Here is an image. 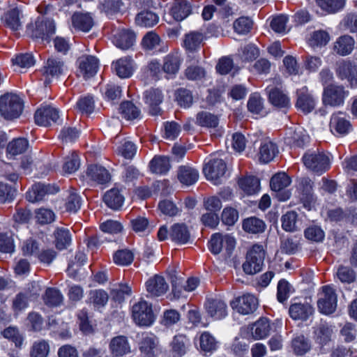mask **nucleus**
<instances>
[{"mask_svg": "<svg viewBox=\"0 0 357 357\" xmlns=\"http://www.w3.org/2000/svg\"><path fill=\"white\" fill-rule=\"evenodd\" d=\"M349 92L342 85L330 84L324 87L321 96L325 107H339L344 105Z\"/></svg>", "mask_w": 357, "mask_h": 357, "instance_id": "obj_1", "label": "nucleus"}, {"mask_svg": "<svg viewBox=\"0 0 357 357\" xmlns=\"http://www.w3.org/2000/svg\"><path fill=\"white\" fill-rule=\"evenodd\" d=\"M265 258L263 246L255 244L248 251L246 261L243 264V271L253 275L261 271Z\"/></svg>", "mask_w": 357, "mask_h": 357, "instance_id": "obj_2", "label": "nucleus"}, {"mask_svg": "<svg viewBox=\"0 0 357 357\" xmlns=\"http://www.w3.org/2000/svg\"><path fill=\"white\" fill-rule=\"evenodd\" d=\"M55 29L53 20L40 17L36 20L34 24L28 25L26 31L31 37L48 43L50 36L55 33Z\"/></svg>", "mask_w": 357, "mask_h": 357, "instance_id": "obj_3", "label": "nucleus"}, {"mask_svg": "<svg viewBox=\"0 0 357 357\" xmlns=\"http://www.w3.org/2000/svg\"><path fill=\"white\" fill-rule=\"evenodd\" d=\"M22 102L15 94H5L0 98V114L4 119L11 120L19 117L22 112Z\"/></svg>", "mask_w": 357, "mask_h": 357, "instance_id": "obj_4", "label": "nucleus"}, {"mask_svg": "<svg viewBox=\"0 0 357 357\" xmlns=\"http://www.w3.org/2000/svg\"><path fill=\"white\" fill-rule=\"evenodd\" d=\"M132 317L139 326H149L155 320L151 304L140 300L132 307Z\"/></svg>", "mask_w": 357, "mask_h": 357, "instance_id": "obj_5", "label": "nucleus"}, {"mask_svg": "<svg viewBox=\"0 0 357 357\" xmlns=\"http://www.w3.org/2000/svg\"><path fill=\"white\" fill-rule=\"evenodd\" d=\"M303 161L308 169L319 174L325 172L330 167L329 158L324 153H306L303 157Z\"/></svg>", "mask_w": 357, "mask_h": 357, "instance_id": "obj_6", "label": "nucleus"}, {"mask_svg": "<svg viewBox=\"0 0 357 357\" xmlns=\"http://www.w3.org/2000/svg\"><path fill=\"white\" fill-rule=\"evenodd\" d=\"M317 307L320 312L331 314L337 307V295L334 289L329 286L322 287L317 301Z\"/></svg>", "mask_w": 357, "mask_h": 357, "instance_id": "obj_7", "label": "nucleus"}, {"mask_svg": "<svg viewBox=\"0 0 357 357\" xmlns=\"http://www.w3.org/2000/svg\"><path fill=\"white\" fill-rule=\"evenodd\" d=\"M230 305L239 314L247 315L252 314L257 310L258 301L252 294H245L231 301Z\"/></svg>", "mask_w": 357, "mask_h": 357, "instance_id": "obj_8", "label": "nucleus"}, {"mask_svg": "<svg viewBox=\"0 0 357 357\" xmlns=\"http://www.w3.org/2000/svg\"><path fill=\"white\" fill-rule=\"evenodd\" d=\"M77 75L87 79L93 77L98 69V60L93 56L82 55L77 60Z\"/></svg>", "mask_w": 357, "mask_h": 357, "instance_id": "obj_9", "label": "nucleus"}, {"mask_svg": "<svg viewBox=\"0 0 357 357\" xmlns=\"http://www.w3.org/2000/svg\"><path fill=\"white\" fill-rule=\"evenodd\" d=\"M226 170V163L222 159L218 158L209 160L203 169L206 178L213 181L215 184L218 183L219 178L224 176Z\"/></svg>", "mask_w": 357, "mask_h": 357, "instance_id": "obj_10", "label": "nucleus"}, {"mask_svg": "<svg viewBox=\"0 0 357 357\" xmlns=\"http://www.w3.org/2000/svg\"><path fill=\"white\" fill-rule=\"evenodd\" d=\"M296 107L303 113H311L316 107L317 100L307 86L296 91Z\"/></svg>", "mask_w": 357, "mask_h": 357, "instance_id": "obj_11", "label": "nucleus"}, {"mask_svg": "<svg viewBox=\"0 0 357 357\" xmlns=\"http://www.w3.org/2000/svg\"><path fill=\"white\" fill-rule=\"evenodd\" d=\"M236 245V241L230 235L222 236L216 233L211 236L209 242V249L215 255L219 254L223 248H225L228 254H230Z\"/></svg>", "mask_w": 357, "mask_h": 357, "instance_id": "obj_12", "label": "nucleus"}, {"mask_svg": "<svg viewBox=\"0 0 357 357\" xmlns=\"http://www.w3.org/2000/svg\"><path fill=\"white\" fill-rule=\"evenodd\" d=\"M297 188L301 201L305 208H310L317 199L313 193V182L307 177L301 178Z\"/></svg>", "mask_w": 357, "mask_h": 357, "instance_id": "obj_13", "label": "nucleus"}, {"mask_svg": "<svg viewBox=\"0 0 357 357\" xmlns=\"http://www.w3.org/2000/svg\"><path fill=\"white\" fill-rule=\"evenodd\" d=\"M147 297L155 298L164 295L169 289V285L165 279L159 275H155L146 282Z\"/></svg>", "mask_w": 357, "mask_h": 357, "instance_id": "obj_14", "label": "nucleus"}, {"mask_svg": "<svg viewBox=\"0 0 357 357\" xmlns=\"http://www.w3.org/2000/svg\"><path fill=\"white\" fill-rule=\"evenodd\" d=\"M336 74L343 80L347 79L351 87L357 86V67L349 61H341L337 63Z\"/></svg>", "mask_w": 357, "mask_h": 357, "instance_id": "obj_15", "label": "nucleus"}, {"mask_svg": "<svg viewBox=\"0 0 357 357\" xmlns=\"http://www.w3.org/2000/svg\"><path fill=\"white\" fill-rule=\"evenodd\" d=\"M59 111L51 106H44L38 109L34 115L36 124L40 126H48L56 123L59 119Z\"/></svg>", "mask_w": 357, "mask_h": 357, "instance_id": "obj_16", "label": "nucleus"}, {"mask_svg": "<svg viewBox=\"0 0 357 357\" xmlns=\"http://www.w3.org/2000/svg\"><path fill=\"white\" fill-rule=\"evenodd\" d=\"M208 314L214 319H221L227 314V306L224 301L218 298H208L205 303Z\"/></svg>", "mask_w": 357, "mask_h": 357, "instance_id": "obj_17", "label": "nucleus"}, {"mask_svg": "<svg viewBox=\"0 0 357 357\" xmlns=\"http://www.w3.org/2000/svg\"><path fill=\"white\" fill-rule=\"evenodd\" d=\"M139 348L141 353L146 357H155L160 351L158 340L153 334L143 335Z\"/></svg>", "mask_w": 357, "mask_h": 357, "instance_id": "obj_18", "label": "nucleus"}, {"mask_svg": "<svg viewBox=\"0 0 357 357\" xmlns=\"http://www.w3.org/2000/svg\"><path fill=\"white\" fill-rule=\"evenodd\" d=\"M64 68L63 62L59 59L49 58L43 68V74L45 76V84L50 82V77H57L61 75L64 70Z\"/></svg>", "mask_w": 357, "mask_h": 357, "instance_id": "obj_19", "label": "nucleus"}, {"mask_svg": "<svg viewBox=\"0 0 357 357\" xmlns=\"http://www.w3.org/2000/svg\"><path fill=\"white\" fill-rule=\"evenodd\" d=\"M57 191L58 188H54L50 185L38 183L34 184L31 189L26 193V198L29 202L34 203L42 200L46 194L54 193Z\"/></svg>", "mask_w": 357, "mask_h": 357, "instance_id": "obj_20", "label": "nucleus"}, {"mask_svg": "<svg viewBox=\"0 0 357 357\" xmlns=\"http://www.w3.org/2000/svg\"><path fill=\"white\" fill-rule=\"evenodd\" d=\"M313 312L312 306L307 302L293 303L289 309L290 317L295 320H307Z\"/></svg>", "mask_w": 357, "mask_h": 357, "instance_id": "obj_21", "label": "nucleus"}, {"mask_svg": "<svg viewBox=\"0 0 357 357\" xmlns=\"http://www.w3.org/2000/svg\"><path fill=\"white\" fill-rule=\"evenodd\" d=\"M330 128L332 132L344 135L351 130V125L341 112L333 114L331 118Z\"/></svg>", "mask_w": 357, "mask_h": 357, "instance_id": "obj_22", "label": "nucleus"}, {"mask_svg": "<svg viewBox=\"0 0 357 357\" xmlns=\"http://www.w3.org/2000/svg\"><path fill=\"white\" fill-rule=\"evenodd\" d=\"M145 101L149 105L150 114L156 116L160 114L159 105L162 102V94L158 89H151L144 93Z\"/></svg>", "mask_w": 357, "mask_h": 357, "instance_id": "obj_23", "label": "nucleus"}, {"mask_svg": "<svg viewBox=\"0 0 357 357\" xmlns=\"http://www.w3.org/2000/svg\"><path fill=\"white\" fill-rule=\"evenodd\" d=\"M192 11V6L187 0H174L170 10V14L176 21L185 19Z\"/></svg>", "mask_w": 357, "mask_h": 357, "instance_id": "obj_24", "label": "nucleus"}, {"mask_svg": "<svg viewBox=\"0 0 357 357\" xmlns=\"http://www.w3.org/2000/svg\"><path fill=\"white\" fill-rule=\"evenodd\" d=\"M135 41V34L129 30H121L113 36V43L119 49L128 50Z\"/></svg>", "mask_w": 357, "mask_h": 357, "instance_id": "obj_25", "label": "nucleus"}, {"mask_svg": "<svg viewBox=\"0 0 357 357\" xmlns=\"http://www.w3.org/2000/svg\"><path fill=\"white\" fill-rule=\"evenodd\" d=\"M177 178L182 184L188 186L192 185L197 181L199 172L190 166L182 165L178 169Z\"/></svg>", "mask_w": 357, "mask_h": 357, "instance_id": "obj_26", "label": "nucleus"}, {"mask_svg": "<svg viewBox=\"0 0 357 357\" xmlns=\"http://www.w3.org/2000/svg\"><path fill=\"white\" fill-rule=\"evenodd\" d=\"M112 68L119 77L128 78L133 73V61L130 57H123L114 62Z\"/></svg>", "mask_w": 357, "mask_h": 357, "instance_id": "obj_27", "label": "nucleus"}, {"mask_svg": "<svg viewBox=\"0 0 357 357\" xmlns=\"http://www.w3.org/2000/svg\"><path fill=\"white\" fill-rule=\"evenodd\" d=\"M112 354L115 357H122L130 352V347L124 336H117L112 339L109 344Z\"/></svg>", "mask_w": 357, "mask_h": 357, "instance_id": "obj_28", "label": "nucleus"}, {"mask_svg": "<svg viewBox=\"0 0 357 357\" xmlns=\"http://www.w3.org/2000/svg\"><path fill=\"white\" fill-rule=\"evenodd\" d=\"M22 10L17 8H12L5 13L3 21L7 27L13 31H17L22 27Z\"/></svg>", "mask_w": 357, "mask_h": 357, "instance_id": "obj_29", "label": "nucleus"}, {"mask_svg": "<svg viewBox=\"0 0 357 357\" xmlns=\"http://www.w3.org/2000/svg\"><path fill=\"white\" fill-rule=\"evenodd\" d=\"M181 59L177 52L169 53L163 59L162 70L167 75H176L180 68Z\"/></svg>", "mask_w": 357, "mask_h": 357, "instance_id": "obj_30", "label": "nucleus"}, {"mask_svg": "<svg viewBox=\"0 0 357 357\" xmlns=\"http://www.w3.org/2000/svg\"><path fill=\"white\" fill-rule=\"evenodd\" d=\"M278 153V146L271 141L265 140L261 143L259 151L260 162L268 163L271 161Z\"/></svg>", "mask_w": 357, "mask_h": 357, "instance_id": "obj_31", "label": "nucleus"}, {"mask_svg": "<svg viewBox=\"0 0 357 357\" xmlns=\"http://www.w3.org/2000/svg\"><path fill=\"white\" fill-rule=\"evenodd\" d=\"M169 237L178 243H186L190 239V232L185 224L176 223L172 226Z\"/></svg>", "mask_w": 357, "mask_h": 357, "instance_id": "obj_32", "label": "nucleus"}, {"mask_svg": "<svg viewBox=\"0 0 357 357\" xmlns=\"http://www.w3.org/2000/svg\"><path fill=\"white\" fill-rule=\"evenodd\" d=\"M104 202L108 207L114 210H118L124 202V196L119 189L114 188L105 194Z\"/></svg>", "mask_w": 357, "mask_h": 357, "instance_id": "obj_33", "label": "nucleus"}, {"mask_svg": "<svg viewBox=\"0 0 357 357\" xmlns=\"http://www.w3.org/2000/svg\"><path fill=\"white\" fill-rule=\"evenodd\" d=\"M87 176L98 183H105L110 180L108 171L103 167L98 165H90L86 171Z\"/></svg>", "mask_w": 357, "mask_h": 357, "instance_id": "obj_34", "label": "nucleus"}, {"mask_svg": "<svg viewBox=\"0 0 357 357\" xmlns=\"http://www.w3.org/2000/svg\"><path fill=\"white\" fill-rule=\"evenodd\" d=\"M271 103L278 108H289L290 100L289 97L281 90L277 88L272 89L268 92Z\"/></svg>", "mask_w": 357, "mask_h": 357, "instance_id": "obj_35", "label": "nucleus"}, {"mask_svg": "<svg viewBox=\"0 0 357 357\" xmlns=\"http://www.w3.org/2000/svg\"><path fill=\"white\" fill-rule=\"evenodd\" d=\"M170 167L169 158L164 155H155L149 163L150 170L154 174H166Z\"/></svg>", "mask_w": 357, "mask_h": 357, "instance_id": "obj_36", "label": "nucleus"}, {"mask_svg": "<svg viewBox=\"0 0 357 357\" xmlns=\"http://www.w3.org/2000/svg\"><path fill=\"white\" fill-rule=\"evenodd\" d=\"M73 26L80 31L87 32L93 25L92 17L89 14L75 13L72 17Z\"/></svg>", "mask_w": 357, "mask_h": 357, "instance_id": "obj_37", "label": "nucleus"}, {"mask_svg": "<svg viewBox=\"0 0 357 357\" xmlns=\"http://www.w3.org/2000/svg\"><path fill=\"white\" fill-rule=\"evenodd\" d=\"M239 187L247 195H254L259 191V180L253 176L241 178L238 181Z\"/></svg>", "mask_w": 357, "mask_h": 357, "instance_id": "obj_38", "label": "nucleus"}, {"mask_svg": "<svg viewBox=\"0 0 357 357\" xmlns=\"http://www.w3.org/2000/svg\"><path fill=\"white\" fill-rule=\"evenodd\" d=\"M251 333L256 340L262 339L266 337L271 331V325L266 318L259 319L251 327Z\"/></svg>", "mask_w": 357, "mask_h": 357, "instance_id": "obj_39", "label": "nucleus"}, {"mask_svg": "<svg viewBox=\"0 0 357 357\" xmlns=\"http://www.w3.org/2000/svg\"><path fill=\"white\" fill-rule=\"evenodd\" d=\"M188 340L185 335H178L174 337L171 342V351L174 357H181L187 351Z\"/></svg>", "mask_w": 357, "mask_h": 357, "instance_id": "obj_40", "label": "nucleus"}, {"mask_svg": "<svg viewBox=\"0 0 357 357\" xmlns=\"http://www.w3.org/2000/svg\"><path fill=\"white\" fill-rule=\"evenodd\" d=\"M354 47V40L349 36L340 37L334 45V50L338 54L344 56L350 54Z\"/></svg>", "mask_w": 357, "mask_h": 357, "instance_id": "obj_41", "label": "nucleus"}, {"mask_svg": "<svg viewBox=\"0 0 357 357\" xmlns=\"http://www.w3.org/2000/svg\"><path fill=\"white\" fill-rule=\"evenodd\" d=\"M204 35L199 31H192L185 34L184 47L190 52H195L199 48L204 40Z\"/></svg>", "mask_w": 357, "mask_h": 357, "instance_id": "obj_42", "label": "nucleus"}, {"mask_svg": "<svg viewBox=\"0 0 357 357\" xmlns=\"http://www.w3.org/2000/svg\"><path fill=\"white\" fill-rule=\"evenodd\" d=\"M197 123L208 128H216L219 124L218 117L208 112L202 111L197 114Z\"/></svg>", "mask_w": 357, "mask_h": 357, "instance_id": "obj_43", "label": "nucleus"}, {"mask_svg": "<svg viewBox=\"0 0 357 357\" xmlns=\"http://www.w3.org/2000/svg\"><path fill=\"white\" fill-rule=\"evenodd\" d=\"M55 246L59 250L66 249L71 243L70 231L65 228H58L54 233Z\"/></svg>", "mask_w": 357, "mask_h": 357, "instance_id": "obj_44", "label": "nucleus"}, {"mask_svg": "<svg viewBox=\"0 0 357 357\" xmlns=\"http://www.w3.org/2000/svg\"><path fill=\"white\" fill-rule=\"evenodd\" d=\"M43 301L49 307H58L63 303V297L58 289L50 287L43 295Z\"/></svg>", "mask_w": 357, "mask_h": 357, "instance_id": "obj_45", "label": "nucleus"}, {"mask_svg": "<svg viewBox=\"0 0 357 357\" xmlns=\"http://www.w3.org/2000/svg\"><path fill=\"white\" fill-rule=\"evenodd\" d=\"M160 42V38L158 34L153 31H149L143 37L141 45L144 51L149 52L156 50Z\"/></svg>", "mask_w": 357, "mask_h": 357, "instance_id": "obj_46", "label": "nucleus"}, {"mask_svg": "<svg viewBox=\"0 0 357 357\" xmlns=\"http://www.w3.org/2000/svg\"><path fill=\"white\" fill-rule=\"evenodd\" d=\"M129 3V0H104L102 10L107 15L123 11Z\"/></svg>", "mask_w": 357, "mask_h": 357, "instance_id": "obj_47", "label": "nucleus"}, {"mask_svg": "<svg viewBox=\"0 0 357 357\" xmlns=\"http://www.w3.org/2000/svg\"><path fill=\"white\" fill-rule=\"evenodd\" d=\"M330 40V36L328 33L324 30H318L312 32L310 38L308 40V43L310 47H321L327 45Z\"/></svg>", "mask_w": 357, "mask_h": 357, "instance_id": "obj_48", "label": "nucleus"}, {"mask_svg": "<svg viewBox=\"0 0 357 357\" xmlns=\"http://www.w3.org/2000/svg\"><path fill=\"white\" fill-rule=\"evenodd\" d=\"M265 227L266 225L264 221L255 217L247 218L243 222V229L245 231L252 234L263 232Z\"/></svg>", "mask_w": 357, "mask_h": 357, "instance_id": "obj_49", "label": "nucleus"}, {"mask_svg": "<svg viewBox=\"0 0 357 357\" xmlns=\"http://www.w3.org/2000/svg\"><path fill=\"white\" fill-rule=\"evenodd\" d=\"M158 16L151 11H142L135 18L136 23L143 27H151L158 22Z\"/></svg>", "mask_w": 357, "mask_h": 357, "instance_id": "obj_50", "label": "nucleus"}, {"mask_svg": "<svg viewBox=\"0 0 357 357\" xmlns=\"http://www.w3.org/2000/svg\"><path fill=\"white\" fill-rule=\"evenodd\" d=\"M28 141L24 138L13 139L7 146V154L15 156L23 153L28 148Z\"/></svg>", "mask_w": 357, "mask_h": 357, "instance_id": "obj_51", "label": "nucleus"}, {"mask_svg": "<svg viewBox=\"0 0 357 357\" xmlns=\"http://www.w3.org/2000/svg\"><path fill=\"white\" fill-rule=\"evenodd\" d=\"M81 204L82 199L79 195L75 189L70 190L66 199V211L70 213H76L80 208Z\"/></svg>", "mask_w": 357, "mask_h": 357, "instance_id": "obj_52", "label": "nucleus"}, {"mask_svg": "<svg viewBox=\"0 0 357 357\" xmlns=\"http://www.w3.org/2000/svg\"><path fill=\"white\" fill-rule=\"evenodd\" d=\"M291 183V178L284 172L275 174L272 176L270 185L273 191L285 189Z\"/></svg>", "mask_w": 357, "mask_h": 357, "instance_id": "obj_53", "label": "nucleus"}, {"mask_svg": "<svg viewBox=\"0 0 357 357\" xmlns=\"http://www.w3.org/2000/svg\"><path fill=\"white\" fill-rule=\"evenodd\" d=\"M317 5L329 13H334L342 9L345 0H316Z\"/></svg>", "mask_w": 357, "mask_h": 357, "instance_id": "obj_54", "label": "nucleus"}, {"mask_svg": "<svg viewBox=\"0 0 357 357\" xmlns=\"http://www.w3.org/2000/svg\"><path fill=\"white\" fill-rule=\"evenodd\" d=\"M119 110L122 116L128 120H133L139 117L140 111L131 102H123L119 107Z\"/></svg>", "mask_w": 357, "mask_h": 357, "instance_id": "obj_55", "label": "nucleus"}, {"mask_svg": "<svg viewBox=\"0 0 357 357\" xmlns=\"http://www.w3.org/2000/svg\"><path fill=\"white\" fill-rule=\"evenodd\" d=\"M49 352L50 345L48 342L40 340L33 342L30 350V357H47Z\"/></svg>", "mask_w": 357, "mask_h": 357, "instance_id": "obj_56", "label": "nucleus"}, {"mask_svg": "<svg viewBox=\"0 0 357 357\" xmlns=\"http://www.w3.org/2000/svg\"><path fill=\"white\" fill-rule=\"evenodd\" d=\"M332 333V328L327 324H320L314 331L316 341L321 344H326L331 340Z\"/></svg>", "mask_w": 357, "mask_h": 357, "instance_id": "obj_57", "label": "nucleus"}, {"mask_svg": "<svg viewBox=\"0 0 357 357\" xmlns=\"http://www.w3.org/2000/svg\"><path fill=\"white\" fill-rule=\"evenodd\" d=\"M253 22L248 17H241L236 19L233 24L234 31L238 34L248 33L252 28Z\"/></svg>", "mask_w": 357, "mask_h": 357, "instance_id": "obj_58", "label": "nucleus"}, {"mask_svg": "<svg viewBox=\"0 0 357 357\" xmlns=\"http://www.w3.org/2000/svg\"><path fill=\"white\" fill-rule=\"evenodd\" d=\"M308 138V136L300 128L289 132V143L298 147H303L307 142Z\"/></svg>", "mask_w": 357, "mask_h": 357, "instance_id": "obj_59", "label": "nucleus"}, {"mask_svg": "<svg viewBox=\"0 0 357 357\" xmlns=\"http://www.w3.org/2000/svg\"><path fill=\"white\" fill-rule=\"evenodd\" d=\"M89 296L91 302L98 308L105 306L109 299L107 293L102 289L92 290Z\"/></svg>", "mask_w": 357, "mask_h": 357, "instance_id": "obj_60", "label": "nucleus"}, {"mask_svg": "<svg viewBox=\"0 0 357 357\" xmlns=\"http://www.w3.org/2000/svg\"><path fill=\"white\" fill-rule=\"evenodd\" d=\"M292 348L297 355H303L310 351V344L303 335H299L293 339Z\"/></svg>", "mask_w": 357, "mask_h": 357, "instance_id": "obj_61", "label": "nucleus"}, {"mask_svg": "<svg viewBox=\"0 0 357 357\" xmlns=\"http://www.w3.org/2000/svg\"><path fill=\"white\" fill-rule=\"evenodd\" d=\"M80 162L78 155L73 152L65 158L63 165V171L66 174H72L76 172L79 167Z\"/></svg>", "mask_w": 357, "mask_h": 357, "instance_id": "obj_62", "label": "nucleus"}, {"mask_svg": "<svg viewBox=\"0 0 357 357\" xmlns=\"http://www.w3.org/2000/svg\"><path fill=\"white\" fill-rule=\"evenodd\" d=\"M86 259V255L82 252H77L75 254L74 261H72L68 267V274L75 278L77 275L78 269L80 266L84 265Z\"/></svg>", "mask_w": 357, "mask_h": 357, "instance_id": "obj_63", "label": "nucleus"}, {"mask_svg": "<svg viewBox=\"0 0 357 357\" xmlns=\"http://www.w3.org/2000/svg\"><path fill=\"white\" fill-rule=\"evenodd\" d=\"M117 151L119 154L126 159H132L137 152L135 144L128 140H124L121 144L118 146Z\"/></svg>", "mask_w": 357, "mask_h": 357, "instance_id": "obj_64", "label": "nucleus"}]
</instances>
